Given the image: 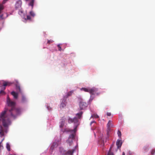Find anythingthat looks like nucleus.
I'll list each match as a JSON object with an SVG mask.
<instances>
[{"instance_id":"423d86ee","label":"nucleus","mask_w":155,"mask_h":155,"mask_svg":"<svg viewBox=\"0 0 155 155\" xmlns=\"http://www.w3.org/2000/svg\"><path fill=\"white\" fill-rule=\"evenodd\" d=\"M65 97H64L61 104L60 107L61 108H63L65 107L66 105L67 102H66V99H65Z\"/></svg>"},{"instance_id":"58836bf2","label":"nucleus","mask_w":155,"mask_h":155,"mask_svg":"<svg viewBox=\"0 0 155 155\" xmlns=\"http://www.w3.org/2000/svg\"><path fill=\"white\" fill-rule=\"evenodd\" d=\"M51 149H53V147H52V146H51Z\"/></svg>"},{"instance_id":"aec40b11","label":"nucleus","mask_w":155,"mask_h":155,"mask_svg":"<svg viewBox=\"0 0 155 155\" xmlns=\"http://www.w3.org/2000/svg\"><path fill=\"white\" fill-rule=\"evenodd\" d=\"M113 146V145L110 147L109 149V150L107 154V155H114L113 153L111 152V149Z\"/></svg>"},{"instance_id":"393cba45","label":"nucleus","mask_w":155,"mask_h":155,"mask_svg":"<svg viewBox=\"0 0 155 155\" xmlns=\"http://www.w3.org/2000/svg\"><path fill=\"white\" fill-rule=\"evenodd\" d=\"M54 42V41H53L52 40H48L47 43L48 44H50V43H52Z\"/></svg>"},{"instance_id":"a211bd4d","label":"nucleus","mask_w":155,"mask_h":155,"mask_svg":"<svg viewBox=\"0 0 155 155\" xmlns=\"http://www.w3.org/2000/svg\"><path fill=\"white\" fill-rule=\"evenodd\" d=\"M90 88L83 87L81 89V90H83L85 92H89Z\"/></svg>"},{"instance_id":"4c0bfd02","label":"nucleus","mask_w":155,"mask_h":155,"mask_svg":"<svg viewBox=\"0 0 155 155\" xmlns=\"http://www.w3.org/2000/svg\"><path fill=\"white\" fill-rule=\"evenodd\" d=\"M0 18H3V15H2L0 16Z\"/></svg>"},{"instance_id":"c756f323","label":"nucleus","mask_w":155,"mask_h":155,"mask_svg":"<svg viewBox=\"0 0 155 155\" xmlns=\"http://www.w3.org/2000/svg\"><path fill=\"white\" fill-rule=\"evenodd\" d=\"M27 19L29 20L30 21L31 20V17L29 15H27Z\"/></svg>"},{"instance_id":"f3484780","label":"nucleus","mask_w":155,"mask_h":155,"mask_svg":"<svg viewBox=\"0 0 155 155\" xmlns=\"http://www.w3.org/2000/svg\"><path fill=\"white\" fill-rule=\"evenodd\" d=\"M67 142V143L69 144L70 146L72 145L73 143V140H72V139L71 140H70V139H68Z\"/></svg>"},{"instance_id":"39448f33","label":"nucleus","mask_w":155,"mask_h":155,"mask_svg":"<svg viewBox=\"0 0 155 155\" xmlns=\"http://www.w3.org/2000/svg\"><path fill=\"white\" fill-rule=\"evenodd\" d=\"M87 104L85 102L81 101L79 103V107L80 110H84L87 107Z\"/></svg>"},{"instance_id":"a878e982","label":"nucleus","mask_w":155,"mask_h":155,"mask_svg":"<svg viewBox=\"0 0 155 155\" xmlns=\"http://www.w3.org/2000/svg\"><path fill=\"white\" fill-rule=\"evenodd\" d=\"M117 134L118 135V136L119 137H121V132L119 130H118V131Z\"/></svg>"},{"instance_id":"6ab92c4d","label":"nucleus","mask_w":155,"mask_h":155,"mask_svg":"<svg viewBox=\"0 0 155 155\" xmlns=\"http://www.w3.org/2000/svg\"><path fill=\"white\" fill-rule=\"evenodd\" d=\"M75 137V135L74 134H71L70 135L68 139H70V140L72 139L73 140Z\"/></svg>"},{"instance_id":"c85d7f7f","label":"nucleus","mask_w":155,"mask_h":155,"mask_svg":"<svg viewBox=\"0 0 155 155\" xmlns=\"http://www.w3.org/2000/svg\"><path fill=\"white\" fill-rule=\"evenodd\" d=\"M0 94H2V95H4L5 94V93L4 91L1 90L0 91Z\"/></svg>"},{"instance_id":"f704fd0d","label":"nucleus","mask_w":155,"mask_h":155,"mask_svg":"<svg viewBox=\"0 0 155 155\" xmlns=\"http://www.w3.org/2000/svg\"><path fill=\"white\" fill-rule=\"evenodd\" d=\"M144 149L145 150H146L148 149V148L147 147H145Z\"/></svg>"},{"instance_id":"7ed1b4c3","label":"nucleus","mask_w":155,"mask_h":155,"mask_svg":"<svg viewBox=\"0 0 155 155\" xmlns=\"http://www.w3.org/2000/svg\"><path fill=\"white\" fill-rule=\"evenodd\" d=\"M98 89L95 87H93L91 88H90L89 93L91 95H99L100 93L98 92Z\"/></svg>"},{"instance_id":"1a4fd4ad","label":"nucleus","mask_w":155,"mask_h":155,"mask_svg":"<svg viewBox=\"0 0 155 155\" xmlns=\"http://www.w3.org/2000/svg\"><path fill=\"white\" fill-rule=\"evenodd\" d=\"M65 118L64 117H62L61 119L60 127H62L64 126Z\"/></svg>"},{"instance_id":"dca6fc26","label":"nucleus","mask_w":155,"mask_h":155,"mask_svg":"<svg viewBox=\"0 0 155 155\" xmlns=\"http://www.w3.org/2000/svg\"><path fill=\"white\" fill-rule=\"evenodd\" d=\"M83 114V112L81 111V112H80L79 113H77L76 114V116H77L78 117L77 118L78 119H80L81 116H82V114Z\"/></svg>"},{"instance_id":"9d476101","label":"nucleus","mask_w":155,"mask_h":155,"mask_svg":"<svg viewBox=\"0 0 155 155\" xmlns=\"http://www.w3.org/2000/svg\"><path fill=\"white\" fill-rule=\"evenodd\" d=\"M12 84V82L9 81H3V86L5 87L6 86H10Z\"/></svg>"},{"instance_id":"0eeeda50","label":"nucleus","mask_w":155,"mask_h":155,"mask_svg":"<svg viewBox=\"0 0 155 155\" xmlns=\"http://www.w3.org/2000/svg\"><path fill=\"white\" fill-rule=\"evenodd\" d=\"M22 5V2L21 0L18 1L15 4V7L17 8H19L21 7Z\"/></svg>"},{"instance_id":"6e6552de","label":"nucleus","mask_w":155,"mask_h":155,"mask_svg":"<svg viewBox=\"0 0 155 155\" xmlns=\"http://www.w3.org/2000/svg\"><path fill=\"white\" fill-rule=\"evenodd\" d=\"M122 141L120 140H117L116 142V145L117 147V148H119L121 147L122 145Z\"/></svg>"},{"instance_id":"7c9ffc66","label":"nucleus","mask_w":155,"mask_h":155,"mask_svg":"<svg viewBox=\"0 0 155 155\" xmlns=\"http://www.w3.org/2000/svg\"><path fill=\"white\" fill-rule=\"evenodd\" d=\"M57 46L58 48V50L60 51H61V47L60 46V45L58 44L57 45Z\"/></svg>"},{"instance_id":"bb28decb","label":"nucleus","mask_w":155,"mask_h":155,"mask_svg":"<svg viewBox=\"0 0 155 155\" xmlns=\"http://www.w3.org/2000/svg\"><path fill=\"white\" fill-rule=\"evenodd\" d=\"M155 153V149H153L151 151V154L152 155H153Z\"/></svg>"},{"instance_id":"f257e3e1","label":"nucleus","mask_w":155,"mask_h":155,"mask_svg":"<svg viewBox=\"0 0 155 155\" xmlns=\"http://www.w3.org/2000/svg\"><path fill=\"white\" fill-rule=\"evenodd\" d=\"M7 103L9 107H5V110L2 112L0 115V118L3 120V125L5 127L7 126L8 120H6L7 118L5 117L6 114L11 118L15 119L20 112V109L15 107V103L10 100L8 95L7 98Z\"/></svg>"},{"instance_id":"72a5a7b5","label":"nucleus","mask_w":155,"mask_h":155,"mask_svg":"<svg viewBox=\"0 0 155 155\" xmlns=\"http://www.w3.org/2000/svg\"><path fill=\"white\" fill-rule=\"evenodd\" d=\"M72 131H74V133H75L76 131V127L73 130H71Z\"/></svg>"},{"instance_id":"9b49d317","label":"nucleus","mask_w":155,"mask_h":155,"mask_svg":"<svg viewBox=\"0 0 155 155\" xmlns=\"http://www.w3.org/2000/svg\"><path fill=\"white\" fill-rule=\"evenodd\" d=\"M74 150H69L65 153V155H72L74 152Z\"/></svg>"},{"instance_id":"ddd939ff","label":"nucleus","mask_w":155,"mask_h":155,"mask_svg":"<svg viewBox=\"0 0 155 155\" xmlns=\"http://www.w3.org/2000/svg\"><path fill=\"white\" fill-rule=\"evenodd\" d=\"M111 120H109L108 123L107 124V128L108 130H110V127H112V126L111 125Z\"/></svg>"},{"instance_id":"f8f14e48","label":"nucleus","mask_w":155,"mask_h":155,"mask_svg":"<svg viewBox=\"0 0 155 155\" xmlns=\"http://www.w3.org/2000/svg\"><path fill=\"white\" fill-rule=\"evenodd\" d=\"M11 94L14 96L15 98L17 99L18 98V93L13 91L11 92Z\"/></svg>"},{"instance_id":"c9c22d12","label":"nucleus","mask_w":155,"mask_h":155,"mask_svg":"<svg viewBox=\"0 0 155 155\" xmlns=\"http://www.w3.org/2000/svg\"><path fill=\"white\" fill-rule=\"evenodd\" d=\"M122 155H125V153L124 152H123Z\"/></svg>"},{"instance_id":"2eb2a0df","label":"nucleus","mask_w":155,"mask_h":155,"mask_svg":"<svg viewBox=\"0 0 155 155\" xmlns=\"http://www.w3.org/2000/svg\"><path fill=\"white\" fill-rule=\"evenodd\" d=\"M30 2L28 4V5L31 6L32 7V9L33 8L34 6V2L35 0H30Z\"/></svg>"},{"instance_id":"20e7f679","label":"nucleus","mask_w":155,"mask_h":155,"mask_svg":"<svg viewBox=\"0 0 155 155\" xmlns=\"http://www.w3.org/2000/svg\"><path fill=\"white\" fill-rule=\"evenodd\" d=\"M78 119L77 117H74L73 118H71L69 117L68 119V123L69 124L73 123H76L78 122Z\"/></svg>"},{"instance_id":"2f4dec72","label":"nucleus","mask_w":155,"mask_h":155,"mask_svg":"<svg viewBox=\"0 0 155 155\" xmlns=\"http://www.w3.org/2000/svg\"><path fill=\"white\" fill-rule=\"evenodd\" d=\"M8 0H3V2H2V4H5Z\"/></svg>"},{"instance_id":"f03ea898","label":"nucleus","mask_w":155,"mask_h":155,"mask_svg":"<svg viewBox=\"0 0 155 155\" xmlns=\"http://www.w3.org/2000/svg\"><path fill=\"white\" fill-rule=\"evenodd\" d=\"M15 85L17 91L19 93L21 94L22 95L21 100V102L23 103L25 102L26 101V98L25 96L23 94L22 90L20 88L19 83L18 81H16Z\"/></svg>"},{"instance_id":"5701e85b","label":"nucleus","mask_w":155,"mask_h":155,"mask_svg":"<svg viewBox=\"0 0 155 155\" xmlns=\"http://www.w3.org/2000/svg\"><path fill=\"white\" fill-rule=\"evenodd\" d=\"M6 148L8 151H10V146L9 144H8V143H7L6 144Z\"/></svg>"},{"instance_id":"ea45409f","label":"nucleus","mask_w":155,"mask_h":155,"mask_svg":"<svg viewBox=\"0 0 155 155\" xmlns=\"http://www.w3.org/2000/svg\"><path fill=\"white\" fill-rule=\"evenodd\" d=\"M92 99H90V101L91 100V101L92 100Z\"/></svg>"},{"instance_id":"cd10ccee","label":"nucleus","mask_w":155,"mask_h":155,"mask_svg":"<svg viewBox=\"0 0 155 155\" xmlns=\"http://www.w3.org/2000/svg\"><path fill=\"white\" fill-rule=\"evenodd\" d=\"M2 141L0 142V150H1L3 148V146L2 145Z\"/></svg>"},{"instance_id":"b1692460","label":"nucleus","mask_w":155,"mask_h":155,"mask_svg":"<svg viewBox=\"0 0 155 155\" xmlns=\"http://www.w3.org/2000/svg\"><path fill=\"white\" fill-rule=\"evenodd\" d=\"M4 8L3 6L2 5H0V14L1 13L2 10Z\"/></svg>"},{"instance_id":"4be33fe9","label":"nucleus","mask_w":155,"mask_h":155,"mask_svg":"<svg viewBox=\"0 0 155 155\" xmlns=\"http://www.w3.org/2000/svg\"><path fill=\"white\" fill-rule=\"evenodd\" d=\"M30 14L33 17H34L35 15L34 12L32 11H31L30 12Z\"/></svg>"},{"instance_id":"4468645a","label":"nucleus","mask_w":155,"mask_h":155,"mask_svg":"<svg viewBox=\"0 0 155 155\" xmlns=\"http://www.w3.org/2000/svg\"><path fill=\"white\" fill-rule=\"evenodd\" d=\"M73 92H74L73 91H71L69 92L68 93L67 95L66 96H64V97H65V98L66 99L68 97L71 96L72 95V93H73Z\"/></svg>"},{"instance_id":"e433bc0d","label":"nucleus","mask_w":155,"mask_h":155,"mask_svg":"<svg viewBox=\"0 0 155 155\" xmlns=\"http://www.w3.org/2000/svg\"><path fill=\"white\" fill-rule=\"evenodd\" d=\"M95 122L94 121H92L91 123V125L93 123H94Z\"/></svg>"},{"instance_id":"412c9836","label":"nucleus","mask_w":155,"mask_h":155,"mask_svg":"<svg viewBox=\"0 0 155 155\" xmlns=\"http://www.w3.org/2000/svg\"><path fill=\"white\" fill-rule=\"evenodd\" d=\"M91 117H92L93 118H99L97 114H93L92 115Z\"/></svg>"},{"instance_id":"473e14b6","label":"nucleus","mask_w":155,"mask_h":155,"mask_svg":"<svg viewBox=\"0 0 155 155\" xmlns=\"http://www.w3.org/2000/svg\"><path fill=\"white\" fill-rule=\"evenodd\" d=\"M107 116H110L111 115V113L110 112H107Z\"/></svg>"}]
</instances>
